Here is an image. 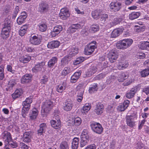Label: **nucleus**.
Listing matches in <instances>:
<instances>
[{
	"instance_id": "obj_1",
	"label": "nucleus",
	"mask_w": 149,
	"mask_h": 149,
	"mask_svg": "<svg viewBox=\"0 0 149 149\" xmlns=\"http://www.w3.org/2000/svg\"><path fill=\"white\" fill-rule=\"evenodd\" d=\"M133 42L131 39H125L119 41L116 44V47L118 49L124 50L130 47Z\"/></svg>"
},
{
	"instance_id": "obj_2",
	"label": "nucleus",
	"mask_w": 149,
	"mask_h": 149,
	"mask_svg": "<svg viewBox=\"0 0 149 149\" xmlns=\"http://www.w3.org/2000/svg\"><path fill=\"white\" fill-rule=\"evenodd\" d=\"M137 118L136 113H134L130 116H127L126 117V124L127 125L130 127H134L136 125V122L135 121Z\"/></svg>"
},
{
	"instance_id": "obj_3",
	"label": "nucleus",
	"mask_w": 149,
	"mask_h": 149,
	"mask_svg": "<svg viewBox=\"0 0 149 149\" xmlns=\"http://www.w3.org/2000/svg\"><path fill=\"white\" fill-rule=\"evenodd\" d=\"M96 42L94 41L90 43L85 46L84 49V53L86 55H90L97 48Z\"/></svg>"
},
{
	"instance_id": "obj_4",
	"label": "nucleus",
	"mask_w": 149,
	"mask_h": 149,
	"mask_svg": "<svg viewBox=\"0 0 149 149\" xmlns=\"http://www.w3.org/2000/svg\"><path fill=\"white\" fill-rule=\"evenodd\" d=\"M122 3L118 1L111 2L109 5L110 11L116 12L119 11L121 8Z\"/></svg>"
},
{
	"instance_id": "obj_5",
	"label": "nucleus",
	"mask_w": 149,
	"mask_h": 149,
	"mask_svg": "<svg viewBox=\"0 0 149 149\" xmlns=\"http://www.w3.org/2000/svg\"><path fill=\"white\" fill-rule=\"evenodd\" d=\"M91 126L93 131L96 133L101 134L103 131V128L99 123L93 122L91 124Z\"/></svg>"
},
{
	"instance_id": "obj_6",
	"label": "nucleus",
	"mask_w": 149,
	"mask_h": 149,
	"mask_svg": "<svg viewBox=\"0 0 149 149\" xmlns=\"http://www.w3.org/2000/svg\"><path fill=\"white\" fill-rule=\"evenodd\" d=\"M53 119L51 120L50 123L52 127L55 129H58L61 126V122L59 117L57 115H54Z\"/></svg>"
},
{
	"instance_id": "obj_7",
	"label": "nucleus",
	"mask_w": 149,
	"mask_h": 149,
	"mask_svg": "<svg viewBox=\"0 0 149 149\" xmlns=\"http://www.w3.org/2000/svg\"><path fill=\"white\" fill-rule=\"evenodd\" d=\"M53 106L52 103L49 100H46L42 106L41 112L42 113H47L51 109Z\"/></svg>"
},
{
	"instance_id": "obj_8",
	"label": "nucleus",
	"mask_w": 149,
	"mask_h": 149,
	"mask_svg": "<svg viewBox=\"0 0 149 149\" xmlns=\"http://www.w3.org/2000/svg\"><path fill=\"white\" fill-rule=\"evenodd\" d=\"M63 28L60 25H58L55 26L51 31L50 35L52 37H54L57 36L62 31Z\"/></svg>"
},
{
	"instance_id": "obj_9",
	"label": "nucleus",
	"mask_w": 149,
	"mask_h": 149,
	"mask_svg": "<svg viewBox=\"0 0 149 149\" xmlns=\"http://www.w3.org/2000/svg\"><path fill=\"white\" fill-rule=\"evenodd\" d=\"M45 66V62H42L36 65L32 69V70L34 72H40L42 70H44Z\"/></svg>"
},
{
	"instance_id": "obj_10",
	"label": "nucleus",
	"mask_w": 149,
	"mask_h": 149,
	"mask_svg": "<svg viewBox=\"0 0 149 149\" xmlns=\"http://www.w3.org/2000/svg\"><path fill=\"white\" fill-rule=\"evenodd\" d=\"M70 14L68 9L66 8H62L59 14L60 18L63 19H65L70 16Z\"/></svg>"
},
{
	"instance_id": "obj_11",
	"label": "nucleus",
	"mask_w": 149,
	"mask_h": 149,
	"mask_svg": "<svg viewBox=\"0 0 149 149\" xmlns=\"http://www.w3.org/2000/svg\"><path fill=\"white\" fill-rule=\"evenodd\" d=\"M11 22L10 20L6 19L4 21V26L2 29L1 32L9 34L10 31Z\"/></svg>"
},
{
	"instance_id": "obj_12",
	"label": "nucleus",
	"mask_w": 149,
	"mask_h": 149,
	"mask_svg": "<svg viewBox=\"0 0 149 149\" xmlns=\"http://www.w3.org/2000/svg\"><path fill=\"white\" fill-rule=\"evenodd\" d=\"M3 140L5 145L7 146L12 141V137L10 133L8 132H4L3 133Z\"/></svg>"
},
{
	"instance_id": "obj_13",
	"label": "nucleus",
	"mask_w": 149,
	"mask_h": 149,
	"mask_svg": "<svg viewBox=\"0 0 149 149\" xmlns=\"http://www.w3.org/2000/svg\"><path fill=\"white\" fill-rule=\"evenodd\" d=\"M104 106L103 104L101 103H98L96 104L94 112L97 115L101 114L103 112Z\"/></svg>"
},
{
	"instance_id": "obj_14",
	"label": "nucleus",
	"mask_w": 149,
	"mask_h": 149,
	"mask_svg": "<svg viewBox=\"0 0 149 149\" xmlns=\"http://www.w3.org/2000/svg\"><path fill=\"white\" fill-rule=\"evenodd\" d=\"M29 41L31 43L35 45L40 44L41 39L36 36L31 35L30 37Z\"/></svg>"
},
{
	"instance_id": "obj_15",
	"label": "nucleus",
	"mask_w": 149,
	"mask_h": 149,
	"mask_svg": "<svg viewBox=\"0 0 149 149\" xmlns=\"http://www.w3.org/2000/svg\"><path fill=\"white\" fill-rule=\"evenodd\" d=\"M68 54L70 56H74L78 53V49L75 46H71L67 49Z\"/></svg>"
},
{
	"instance_id": "obj_16",
	"label": "nucleus",
	"mask_w": 149,
	"mask_h": 149,
	"mask_svg": "<svg viewBox=\"0 0 149 149\" xmlns=\"http://www.w3.org/2000/svg\"><path fill=\"white\" fill-rule=\"evenodd\" d=\"M73 106V102L70 100L66 101L63 107V109L66 111H70Z\"/></svg>"
},
{
	"instance_id": "obj_17",
	"label": "nucleus",
	"mask_w": 149,
	"mask_h": 149,
	"mask_svg": "<svg viewBox=\"0 0 149 149\" xmlns=\"http://www.w3.org/2000/svg\"><path fill=\"white\" fill-rule=\"evenodd\" d=\"M32 80V76L29 74H26L23 76L21 79L22 84H26L30 82Z\"/></svg>"
},
{
	"instance_id": "obj_18",
	"label": "nucleus",
	"mask_w": 149,
	"mask_h": 149,
	"mask_svg": "<svg viewBox=\"0 0 149 149\" xmlns=\"http://www.w3.org/2000/svg\"><path fill=\"white\" fill-rule=\"evenodd\" d=\"M108 56L109 61L111 63L115 62L118 57V55L114 52H110Z\"/></svg>"
},
{
	"instance_id": "obj_19",
	"label": "nucleus",
	"mask_w": 149,
	"mask_h": 149,
	"mask_svg": "<svg viewBox=\"0 0 149 149\" xmlns=\"http://www.w3.org/2000/svg\"><path fill=\"white\" fill-rule=\"evenodd\" d=\"M49 6L48 4L45 3H41L39 4L38 8V11L41 13L46 12L48 10Z\"/></svg>"
},
{
	"instance_id": "obj_20",
	"label": "nucleus",
	"mask_w": 149,
	"mask_h": 149,
	"mask_svg": "<svg viewBox=\"0 0 149 149\" xmlns=\"http://www.w3.org/2000/svg\"><path fill=\"white\" fill-rule=\"evenodd\" d=\"M91 108V104L88 103L86 104L81 110V114L83 115H86Z\"/></svg>"
},
{
	"instance_id": "obj_21",
	"label": "nucleus",
	"mask_w": 149,
	"mask_h": 149,
	"mask_svg": "<svg viewBox=\"0 0 149 149\" xmlns=\"http://www.w3.org/2000/svg\"><path fill=\"white\" fill-rule=\"evenodd\" d=\"M32 137V133L31 132H26L24 134L23 137V141L25 142H29Z\"/></svg>"
},
{
	"instance_id": "obj_22",
	"label": "nucleus",
	"mask_w": 149,
	"mask_h": 149,
	"mask_svg": "<svg viewBox=\"0 0 149 149\" xmlns=\"http://www.w3.org/2000/svg\"><path fill=\"white\" fill-rule=\"evenodd\" d=\"M60 45V42L58 41H52L48 42L47 47L48 48L53 49L58 47Z\"/></svg>"
},
{
	"instance_id": "obj_23",
	"label": "nucleus",
	"mask_w": 149,
	"mask_h": 149,
	"mask_svg": "<svg viewBox=\"0 0 149 149\" xmlns=\"http://www.w3.org/2000/svg\"><path fill=\"white\" fill-rule=\"evenodd\" d=\"M31 59V57L28 54L21 56L19 58V61L23 63H28Z\"/></svg>"
},
{
	"instance_id": "obj_24",
	"label": "nucleus",
	"mask_w": 149,
	"mask_h": 149,
	"mask_svg": "<svg viewBox=\"0 0 149 149\" xmlns=\"http://www.w3.org/2000/svg\"><path fill=\"white\" fill-rule=\"evenodd\" d=\"M67 84L65 81H63L62 84L56 86V91L59 93H62L66 88Z\"/></svg>"
},
{
	"instance_id": "obj_25",
	"label": "nucleus",
	"mask_w": 149,
	"mask_h": 149,
	"mask_svg": "<svg viewBox=\"0 0 149 149\" xmlns=\"http://www.w3.org/2000/svg\"><path fill=\"white\" fill-rule=\"evenodd\" d=\"M123 28L116 29L114 30L111 34V37L112 38H116L123 31Z\"/></svg>"
},
{
	"instance_id": "obj_26",
	"label": "nucleus",
	"mask_w": 149,
	"mask_h": 149,
	"mask_svg": "<svg viewBox=\"0 0 149 149\" xmlns=\"http://www.w3.org/2000/svg\"><path fill=\"white\" fill-rule=\"evenodd\" d=\"M81 73V70H79L75 72L72 76L71 78V82L72 83H74L79 78Z\"/></svg>"
},
{
	"instance_id": "obj_27",
	"label": "nucleus",
	"mask_w": 149,
	"mask_h": 149,
	"mask_svg": "<svg viewBox=\"0 0 149 149\" xmlns=\"http://www.w3.org/2000/svg\"><path fill=\"white\" fill-rule=\"evenodd\" d=\"M29 27L28 25L25 24L22 26L19 31V35L22 36L26 33Z\"/></svg>"
},
{
	"instance_id": "obj_28",
	"label": "nucleus",
	"mask_w": 149,
	"mask_h": 149,
	"mask_svg": "<svg viewBox=\"0 0 149 149\" xmlns=\"http://www.w3.org/2000/svg\"><path fill=\"white\" fill-rule=\"evenodd\" d=\"M38 110L35 108L32 109L30 112L29 116L31 119H34L36 118L38 116Z\"/></svg>"
},
{
	"instance_id": "obj_29",
	"label": "nucleus",
	"mask_w": 149,
	"mask_h": 149,
	"mask_svg": "<svg viewBox=\"0 0 149 149\" xmlns=\"http://www.w3.org/2000/svg\"><path fill=\"white\" fill-rule=\"evenodd\" d=\"M139 48L143 50H149V42L147 41L140 43L139 45Z\"/></svg>"
},
{
	"instance_id": "obj_30",
	"label": "nucleus",
	"mask_w": 149,
	"mask_h": 149,
	"mask_svg": "<svg viewBox=\"0 0 149 149\" xmlns=\"http://www.w3.org/2000/svg\"><path fill=\"white\" fill-rule=\"evenodd\" d=\"M57 58L56 57H53L49 60L48 62V66L49 68H52L56 63Z\"/></svg>"
},
{
	"instance_id": "obj_31",
	"label": "nucleus",
	"mask_w": 149,
	"mask_h": 149,
	"mask_svg": "<svg viewBox=\"0 0 149 149\" xmlns=\"http://www.w3.org/2000/svg\"><path fill=\"white\" fill-rule=\"evenodd\" d=\"M128 65V63L125 61L119 62L117 65V68L119 69H123L127 68Z\"/></svg>"
},
{
	"instance_id": "obj_32",
	"label": "nucleus",
	"mask_w": 149,
	"mask_h": 149,
	"mask_svg": "<svg viewBox=\"0 0 149 149\" xmlns=\"http://www.w3.org/2000/svg\"><path fill=\"white\" fill-rule=\"evenodd\" d=\"M96 71V70L95 67L89 69L88 71L86 72L84 77H90Z\"/></svg>"
},
{
	"instance_id": "obj_33",
	"label": "nucleus",
	"mask_w": 149,
	"mask_h": 149,
	"mask_svg": "<svg viewBox=\"0 0 149 149\" xmlns=\"http://www.w3.org/2000/svg\"><path fill=\"white\" fill-rule=\"evenodd\" d=\"M47 127L46 124L42 123L40 125V128L38 130V133L39 135H41L42 133L45 132Z\"/></svg>"
},
{
	"instance_id": "obj_34",
	"label": "nucleus",
	"mask_w": 149,
	"mask_h": 149,
	"mask_svg": "<svg viewBox=\"0 0 149 149\" xmlns=\"http://www.w3.org/2000/svg\"><path fill=\"white\" fill-rule=\"evenodd\" d=\"M79 139L74 138L73 139L71 147L72 149H77L78 147Z\"/></svg>"
},
{
	"instance_id": "obj_35",
	"label": "nucleus",
	"mask_w": 149,
	"mask_h": 149,
	"mask_svg": "<svg viewBox=\"0 0 149 149\" xmlns=\"http://www.w3.org/2000/svg\"><path fill=\"white\" fill-rule=\"evenodd\" d=\"M101 12L100 10H95L92 11V15L93 18L95 19H98L101 15Z\"/></svg>"
},
{
	"instance_id": "obj_36",
	"label": "nucleus",
	"mask_w": 149,
	"mask_h": 149,
	"mask_svg": "<svg viewBox=\"0 0 149 149\" xmlns=\"http://www.w3.org/2000/svg\"><path fill=\"white\" fill-rule=\"evenodd\" d=\"M140 14L139 12H133L129 14V18L131 20L136 19L140 16Z\"/></svg>"
},
{
	"instance_id": "obj_37",
	"label": "nucleus",
	"mask_w": 149,
	"mask_h": 149,
	"mask_svg": "<svg viewBox=\"0 0 149 149\" xmlns=\"http://www.w3.org/2000/svg\"><path fill=\"white\" fill-rule=\"evenodd\" d=\"M72 71L70 68L69 66L65 67L61 72V74L63 76L65 77L69 74Z\"/></svg>"
},
{
	"instance_id": "obj_38",
	"label": "nucleus",
	"mask_w": 149,
	"mask_h": 149,
	"mask_svg": "<svg viewBox=\"0 0 149 149\" xmlns=\"http://www.w3.org/2000/svg\"><path fill=\"white\" fill-rule=\"evenodd\" d=\"M126 74L124 72L120 73L117 77L118 81L120 82H122L127 77Z\"/></svg>"
},
{
	"instance_id": "obj_39",
	"label": "nucleus",
	"mask_w": 149,
	"mask_h": 149,
	"mask_svg": "<svg viewBox=\"0 0 149 149\" xmlns=\"http://www.w3.org/2000/svg\"><path fill=\"white\" fill-rule=\"evenodd\" d=\"M140 74L141 77H145L149 75V67L140 71Z\"/></svg>"
},
{
	"instance_id": "obj_40",
	"label": "nucleus",
	"mask_w": 149,
	"mask_h": 149,
	"mask_svg": "<svg viewBox=\"0 0 149 149\" xmlns=\"http://www.w3.org/2000/svg\"><path fill=\"white\" fill-rule=\"evenodd\" d=\"M99 30V26L97 24H94L91 26L89 29V31L92 33H95L98 31Z\"/></svg>"
},
{
	"instance_id": "obj_41",
	"label": "nucleus",
	"mask_w": 149,
	"mask_h": 149,
	"mask_svg": "<svg viewBox=\"0 0 149 149\" xmlns=\"http://www.w3.org/2000/svg\"><path fill=\"white\" fill-rule=\"evenodd\" d=\"M38 26L39 30L42 32H44L46 31L47 28V25L44 23H41L38 25Z\"/></svg>"
},
{
	"instance_id": "obj_42",
	"label": "nucleus",
	"mask_w": 149,
	"mask_h": 149,
	"mask_svg": "<svg viewBox=\"0 0 149 149\" xmlns=\"http://www.w3.org/2000/svg\"><path fill=\"white\" fill-rule=\"evenodd\" d=\"M81 138V140L80 142V146L81 147H83L87 144L89 141V139L84 138V137Z\"/></svg>"
},
{
	"instance_id": "obj_43",
	"label": "nucleus",
	"mask_w": 149,
	"mask_h": 149,
	"mask_svg": "<svg viewBox=\"0 0 149 149\" xmlns=\"http://www.w3.org/2000/svg\"><path fill=\"white\" fill-rule=\"evenodd\" d=\"M22 94V92L20 90H16L12 95V97L13 99H16L19 97Z\"/></svg>"
},
{
	"instance_id": "obj_44",
	"label": "nucleus",
	"mask_w": 149,
	"mask_h": 149,
	"mask_svg": "<svg viewBox=\"0 0 149 149\" xmlns=\"http://www.w3.org/2000/svg\"><path fill=\"white\" fill-rule=\"evenodd\" d=\"M98 88L97 84H93L91 85L89 88V91L90 93H92L95 91H97Z\"/></svg>"
},
{
	"instance_id": "obj_45",
	"label": "nucleus",
	"mask_w": 149,
	"mask_h": 149,
	"mask_svg": "<svg viewBox=\"0 0 149 149\" xmlns=\"http://www.w3.org/2000/svg\"><path fill=\"white\" fill-rule=\"evenodd\" d=\"M85 60V58L83 57H79L76 59L74 62V64L77 65L83 62Z\"/></svg>"
},
{
	"instance_id": "obj_46",
	"label": "nucleus",
	"mask_w": 149,
	"mask_h": 149,
	"mask_svg": "<svg viewBox=\"0 0 149 149\" xmlns=\"http://www.w3.org/2000/svg\"><path fill=\"white\" fill-rule=\"evenodd\" d=\"M4 68V65H0V80H2L4 77L3 73Z\"/></svg>"
},
{
	"instance_id": "obj_47",
	"label": "nucleus",
	"mask_w": 149,
	"mask_h": 149,
	"mask_svg": "<svg viewBox=\"0 0 149 149\" xmlns=\"http://www.w3.org/2000/svg\"><path fill=\"white\" fill-rule=\"evenodd\" d=\"M85 86L84 83L79 84L77 87V89L78 91L84 92Z\"/></svg>"
},
{
	"instance_id": "obj_48",
	"label": "nucleus",
	"mask_w": 149,
	"mask_h": 149,
	"mask_svg": "<svg viewBox=\"0 0 149 149\" xmlns=\"http://www.w3.org/2000/svg\"><path fill=\"white\" fill-rule=\"evenodd\" d=\"M17 80L15 79L10 80L8 83V87L12 88L17 84Z\"/></svg>"
},
{
	"instance_id": "obj_49",
	"label": "nucleus",
	"mask_w": 149,
	"mask_h": 149,
	"mask_svg": "<svg viewBox=\"0 0 149 149\" xmlns=\"http://www.w3.org/2000/svg\"><path fill=\"white\" fill-rule=\"evenodd\" d=\"M60 149H69L68 143L65 141L62 142L60 145Z\"/></svg>"
},
{
	"instance_id": "obj_50",
	"label": "nucleus",
	"mask_w": 149,
	"mask_h": 149,
	"mask_svg": "<svg viewBox=\"0 0 149 149\" xmlns=\"http://www.w3.org/2000/svg\"><path fill=\"white\" fill-rule=\"evenodd\" d=\"M73 27L77 30L81 29L83 26V24L82 23L79 22L76 24H73L71 25Z\"/></svg>"
},
{
	"instance_id": "obj_51",
	"label": "nucleus",
	"mask_w": 149,
	"mask_h": 149,
	"mask_svg": "<svg viewBox=\"0 0 149 149\" xmlns=\"http://www.w3.org/2000/svg\"><path fill=\"white\" fill-rule=\"evenodd\" d=\"M144 148V145L140 142H138L135 145V148L136 149H143Z\"/></svg>"
},
{
	"instance_id": "obj_52",
	"label": "nucleus",
	"mask_w": 149,
	"mask_h": 149,
	"mask_svg": "<svg viewBox=\"0 0 149 149\" xmlns=\"http://www.w3.org/2000/svg\"><path fill=\"white\" fill-rule=\"evenodd\" d=\"M82 137L89 139V136L88 134V131L87 130H84L82 132L81 138Z\"/></svg>"
},
{
	"instance_id": "obj_53",
	"label": "nucleus",
	"mask_w": 149,
	"mask_h": 149,
	"mask_svg": "<svg viewBox=\"0 0 149 149\" xmlns=\"http://www.w3.org/2000/svg\"><path fill=\"white\" fill-rule=\"evenodd\" d=\"M30 108L28 107H23V108L22 111V115L23 117H25L26 116L25 114L28 113Z\"/></svg>"
},
{
	"instance_id": "obj_54",
	"label": "nucleus",
	"mask_w": 149,
	"mask_h": 149,
	"mask_svg": "<svg viewBox=\"0 0 149 149\" xmlns=\"http://www.w3.org/2000/svg\"><path fill=\"white\" fill-rule=\"evenodd\" d=\"M25 19L22 17L19 16L17 19V22L19 25L22 24L24 22Z\"/></svg>"
},
{
	"instance_id": "obj_55",
	"label": "nucleus",
	"mask_w": 149,
	"mask_h": 149,
	"mask_svg": "<svg viewBox=\"0 0 149 149\" xmlns=\"http://www.w3.org/2000/svg\"><path fill=\"white\" fill-rule=\"evenodd\" d=\"M74 121L75 122V125H79L82 122L81 118L79 117L74 118Z\"/></svg>"
},
{
	"instance_id": "obj_56",
	"label": "nucleus",
	"mask_w": 149,
	"mask_h": 149,
	"mask_svg": "<svg viewBox=\"0 0 149 149\" xmlns=\"http://www.w3.org/2000/svg\"><path fill=\"white\" fill-rule=\"evenodd\" d=\"M25 51L28 53H31L34 52L35 51L34 48L33 47H29L26 46L25 47Z\"/></svg>"
},
{
	"instance_id": "obj_57",
	"label": "nucleus",
	"mask_w": 149,
	"mask_h": 149,
	"mask_svg": "<svg viewBox=\"0 0 149 149\" xmlns=\"http://www.w3.org/2000/svg\"><path fill=\"white\" fill-rule=\"evenodd\" d=\"M48 81V78L46 76H44L42 79L41 80L40 83L42 84H46Z\"/></svg>"
},
{
	"instance_id": "obj_58",
	"label": "nucleus",
	"mask_w": 149,
	"mask_h": 149,
	"mask_svg": "<svg viewBox=\"0 0 149 149\" xmlns=\"http://www.w3.org/2000/svg\"><path fill=\"white\" fill-rule=\"evenodd\" d=\"M133 79L129 78L127 80L123 83V85L125 86H128L131 84L133 82Z\"/></svg>"
},
{
	"instance_id": "obj_59",
	"label": "nucleus",
	"mask_w": 149,
	"mask_h": 149,
	"mask_svg": "<svg viewBox=\"0 0 149 149\" xmlns=\"http://www.w3.org/2000/svg\"><path fill=\"white\" fill-rule=\"evenodd\" d=\"M135 27H137L136 30L137 32H139L141 31H143L144 30V28L143 26H139L138 25H136L135 26Z\"/></svg>"
},
{
	"instance_id": "obj_60",
	"label": "nucleus",
	"mask_w": 149,
	"mask_h": 149,
	"mask_svg": "<svg viewBox=\"0 0 149 149\" xmlns=\"http://www.w3.org/2000/svg\"><path fill=\"white\" fill-rule=\"evenodd\" d=\"M117 109L118 110L120 111H124L126 109V108H125L124 105L122 104L117 107Z\"/></svg>"
},
{
	"instance_id": "obj_61",
	"label": "nucleus",
	"mask_w": 149,
	"mask_h": 149,
	"mask_svg": "<svg viewBox=\"0 0 149 149\" xmlns=\"http://www.w3.org/2000/svg\"><path fill=\"white\" fill-rule=\"evenodd\" d=\"M8 144L10 145L13 148H16L17 146V143L16 142L13 141H12Z\"/></svg>"
},
{
	"instance_id": "obj_62",
	"label": "nucleus",
	"mask_w": 149,
	"mask_h": 149,
	"mask_svg": "<svg viewBox=\"0 0 149 149\" xmlns=\"http://www.w3.org/2000/svg\"><path fill=\"white\" fill-rule=\"evenodd\" d=\"M1 37L3 39H5L9 37V34H8L7 32H6V33H5L1 32Z\"/></svg>"
},
{
	"instance_id": "obj_63",
	"label": "nucleus",
	"mask_w": 149,
	"mask_h": 149,
	"mask_svg": "<svg viewBox=\"0 0 149 149\" xmlns=\"http://www.w3.org/2000/svg\"><path fill=\"white\" fill-rule=\"evenodd\" d=\"M133 93H131L130 91L127 93L126 94V97L128 99H130L132 98L134 96Z\"/></svg>"
},
{
	"instance_id": "obj_64",
	"label": "nucleus",
	"mask_w": 149,
	"mask_h": 149,
	"mask_svg": "<svg viewBox=\"0 0 149 149\" xmlns=\"http://www.w3.org/2000/svg\"><path fill=\"white\" fill-rule=\"evenodd\" d=\"M96 146L94 144L89 145L85 149H96Z\"/></svg>"
}]
</instances>
